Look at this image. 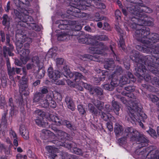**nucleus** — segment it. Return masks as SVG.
Masks as SVG:
<instances>
[{
	"label": "nucleus",
	"mask_w": 159,
	"mask_h": 159,
	"mask_svg": "<svg viewBox=\"0 0 159 159\" xmlns=\"http://www.w3.org/2000/svg\"><path fill=\"white\" fill-rule=\"evenodd\" d=\"M103 87L104 89L107 90H111L113 89V87L110 85L106 84L103 85Z\"/></svg>",
	"instance_id": "nucleus-50"
},
{
	"label": "nucleus",
	"mask_w": 159,
	"mask_h": 159,
	"mask_svg": "<svg viewBox=\"0 0 159 159\" xmlns=\"http://www.w3.org/2000/svg\"><path fill=\"white\" fill-rule=\"evenodd\" d=\"M10 134L11 138H13L14 139L17 138L16 134L14 131H11L10 133Z\"/></svg>",
	"instance_id": "nucleus-59"
},
{
	"label": "nucleus",
	"mask_w": 159,
	"mask_h": 159,
	"mask_svg": "<svg viewBox=\"0 0 159 159\" xmlns=\"http://www.w3.org/2000/svg\"><path fill=\"white\" fill-rule=\"evenodd\" d=\"M73 151L77 155H82V154L81 150L76 148H74L73 149Z\"/></svg>",
	"instance_id": "nucleus-46"
},
{
	"label": "nucleus",
	"mask_w": 159,
	"mask_h": 159,
	"mask_svg": "<svg viewBox=\"0 0 159 159\" xmlns=\"http://www.w3.org/2000/svg\"><path fill=\"white\" fill-rule=\"evenodd\" d=\"M27 80L26 78H22V80L20 81L19 90L20 94L25 96H27L29 94L28 91Z\"/></svg>",
	"instance_id": "nucleus-15"
},
{
	"label": "nucleus",
	"mask_w": 159,
	"mask_h": 159,
	"mask_svg": "<svg viewBox=\"0 0 159 159\" xmlns=\"http://www.w3.org/2000/svg\"><path fill=\"white\" fill-rule=\"evenodd\" d=\"M151 82L153 85L159 87V80L156 77H154L152 80Z\"/></svg>",
	"instance_id": "nucleus-42"
},
{
	"label": "nucleus",
	"mask_w": 159,
	"mask_h": 159,
	"mask_svg": "<svg viewBox=\"0 0 159 159\" xmlns=\"http://www.w3.org/2000/svg\"><path fill=\"white\" fill-rule=\"evenodd\" d=\"M6 146L5 145L1 142L0 143V150L1 152L4 151L6 149Z\"/></svg>",
	"instance_id": "nucleus-60"
},
{
	"label": "nucleus",
	"mask_w": 159,
	"mask_h": 159,
	"mask_svg": "<svg viewBox=\"0 0 159 159\" xmlns=\"http://www.w3.org/2000/svg\"><path fill=\"white\" fill-rule=\"evenodd\" d=\"M45 73V71L43 69H40L38 70L36 76L38 78L40 79L44 76Z\"/></svg>",
	"instance_id": "nucleus-35"
},
{
	"label": "nucleus",
	"mask_w": 159,
	"mask_h": 159,
	"mask_svg": "<svg viewBox=\"0 0 159 159\" xmlns=\"http://www.w3.org/2000/svg\"><path fill=\"white\" fill-rule=\"evenodd\" d=\"M64 70L65 71L64 74H65V76H66V78H68L69 77L71 78L73 77H74L75 78L72 83L75 86L78 82L80 81V80L81 79L86 80V78L79 72H75L73 73L70 72L69 70H66L65 67H64Z\"/></svg>",
	"instance_id": "nucleus-13"
},
{
	"label": "nucleus",
	"mask_w": 159,
	"mask_h": 159,
	"mask_svg": "<svg viewBox=\"0 0 159 159\" xmlns=\"http://www.w3.org/2000/svg\"><path fill=\"white\" fill-rule=\"evenodd\" d=\"M114 61L112 60L109 61V62H106L104 65V68L109 70H112V68L114 67Z\"/></svg>",
	"instance_id": "nucleus-26"
},
{
	"label": "nucleus",
	"mask_w": 159,
	"mask_h": 159,
	"mask_svg": "<svg viewBox=\"0 0 159 159\" xmlns=\"http://www.w3.org/2000/svg\"><path fill=\"white\" fill-rule=\"evenodd\" d=\"M24 37H21V39H22V40L23 42H21L23 44V43H24L25 41H27V43H25L24 45V47L26 48H28L30 46V43H31L32 40L30 38L26 37L25 36H24L23 35H22Z\"/></svg>",
	"instance_id": "nucleus-24"
},
{
	"label": "nucleus",
	"mask_w": 159,
	"mask_h": 159,
	"mask_svg": "<svg viewBox=\"0 0 159 159\" xmlns=\"http://www.w3.org/2000/svg\"><path fill=\"white\" fill-rule=\"evenodd\" d=\"M77 7L73 6L70 7L67 11L69 14L76 17H81L85 16L86 14L81 11L80 10L86 9V7H89L88 4L85 1L78 0Z\"/></svg>",
	"instance_id": "nucleus-6"
},
{
	"label": "nucleus",
	"mask_w": 159,
	"mask_h": 159,
	"mask_svg": "<svg viewBox=\"0 0 159 159\" xmlns=\"http://www.w3.org/2000/svg\"><path fill=\"white\" fill-rule=\"evenodd\" d=\"M130 106L127 107L129 111V117H128L127 120L133 124L139 120L145 122L147 120V116L143 112L141 111V108L138 107V104L133 102L131 103Z\"/></svg>",
	"instance_id": "nucleus-1"
},
{
	"label": "nucleus",
	"mask_w": 159,
	"mask_h": 159,
	"mask_svg": "<svg viewBox=\"0 0 159 159\" xmlns=\"http://www.w3.org/2000/svg\"><path fill=\"white\" fill-rule=\"evenodd\" d=\"M88 110L92 114L97 116L98 114V112L97 109L95 108L93 105L91 103H89L88 105Z\"/></svg>",
	"instance_id": "nucleus-23"
},
{
	"label": "nucleus",
	"mask_w": 159,
	"mask_h": 159,
	"mask_svg": "<svg viewBox=\"0 0 159 159\" xmlns=\"http://www.w3.org/2000/svg\"><path fill=\"white\" fill-rule=\"evenodd\" d=\"M97 7L100 9H104L106 8V6L103 3H98Z\"/></svg>",
	"instance_id": "nucleus-52"
},
{
	"label": "nucleus",
	"mask_w": 159,
	"mask_h": 159,
	"mask_svg": "<svg viewBox=\"0 0 159 159\" xmlns=\"http://www.w3.org/2000/svg\"><path fill=\"white\" fill-rule=\"evenodd\" d=\"M118 83L119 81L118 80H115L114 79H112L111 83V84L113 88L114 87H116L118 85Z\"/></svg>",
	"instance_id": "nucleus-44"
},
{
	"label": "nucleus",
	"mask_w": 159,
	"mask_h": 159,
	"mask_svg": "<svg viewBox=\"0 0 159 159\" xmlns=\"http://www.w3.org/2000/svg\"><path fill=\"white\" fill-rule=\"evenodd\" d=\"M20 132L24 139H29L28 130L24 125L21 126L20 128Z\"/></svg>",
	"instance_id": "nucleus-21"
},
{
	"label": "nucleus",
	"mask_w": 159,
	"mask_h": 159,
	"mask_svg": "<svg viewBox=\"0 0 159 159\" xmlns=\"http://www.w3.org/2000/svg\"><path fill=\"white\" fill-rule=\"evenodd\" d=\"M119 82V83L121 85H125L129 83L130 80L126 77V75H124L120 78Z\"/></svg>",
	"instance_id": "nucleus-30"
},
{
	"label": "nucleus",
	"mask_w": 159,
	"mask_h": 159,
	"mask_svg": "<svg viewBox=\"0 0 159 159\" xmlns=\"http://www.w3.org/2000/svg\"><path fill=\"white\" fill-rule=\"evenodd\" d=\"M79 42L82 43L89 44V41L91 40V38H87L83 35H82L80 38H78Z\"/></svg>",
	"instance_id": "nucleus-27"
},
{
	"label": "nucleus",
	"mask_w": 159,
	"mask_h": 159,
	"mask_svg": "<svg viewBox=\"0 0 159 159\" xmlns=\"http://www.w3.org/2000/svg\"><path fill=\"white\" fill-rule=\"evenodd\" d=\"M40 92L42 94H46L48 92V90L47 88L46 87H42L41 88Z\"/></svg>",
	"instance_id": "nucleus-54"
},
{
	"label": "nucleus",
	"mask_w": 159,
	"mask_h": 159,
	"mask_svg": "<svg viewBox=\"0 0 159 159\" xmlns=\"http://www.w3.org/2000/svg\"><path fill=\"white\" fill-rule=\"evenodd\" d=\"M0 35L1 37V41L2 42H4L5 41V36L4 33L2 31L0 32Z\"/></svg>",
	"instance_id": "nucleus-61"
},
{
	"label": "nucleus",
	"mask_w": 159,
	"mask_h": 159,
	"mask_svg": "<svg viewBox=\"0 0 159 159\" xmlns=\"http://www.w3.org/2000/svg\"><path fill=\"white\" fill-rule=\"evenodd\" d=\"M121 72V68L120 67H119V70H118L116 71L115 73L114 74L111 75V77L113 78L116 75H119Z\"/></svg>",
	"instance_id": "nucleus-56"
},
{
	"label": "nucleus",
	"mask_w": 159,
	"mask_h": 159,
	"mask_svg": "<svg viewBox=\"0 0 159 159\" xmlns=\"http://www.w3.org/2000/svg\"><path fill=\"white\" fill-rule=\"evenodd\" d=\"M49 120L54 125L58 126L62 125L63 121L57 116L51 114L49 115Z\"/></svg>",
	"instance_id": "nucleus-19"
},
{
	"label": "nucleus",
	"mask_w": 159,
	"mask_h": 159,
	"mask_svg": "<svg viewBox=\"0 0 159 159\" xmlns=\"http://www.w3.org/2000/svg\"><path fill=\"white\" fill-rule=\"evenodd\" d=\"M53 130L58 140H54L53 141L54 143L56 144L58 146H64L68 149L72 148V146L70 143L65 142H66L65 139H67V137H68V134L67 133L61 130L56 129Z\"/></svg>",
	"instance_id": "nucleus-9"
},
{
	"label": "nucleus",
	"mask_w": 159,
	"mask_h": 159,
	"mask_svg": "<svg viewBox=\"0 0 159 159\" xmlns=\"http://www.w3.org/2000/svg\"><path fill=\"white\" fill-rule=\"evenodd\" d=\"M78 109L80 114L83 115L85 114V111L81 105H79L78 106Z\"/></svg>",
	"instance_id": "nucleus-45"
},
{
	"label": "nucleus",
	"mask_w": 159,
	"mask_h": 159,
	"mask_svg": "<svg viewBox=\"0 0 159 159\" xmlns=\"http://www.w3.org/2000/svg\"><path fill=\"white\" fill-rule=\"evenodd\" d=\"M22 20L25 22H29V21H31V20H33V19L31 16L25 15V16L24 18Z\"/></svg>",
	"instance_id": "nucleus-41"
},
{
	"label": "nucleus",
	"mask_w": 159,
	"mask_h": 159,
	"mask_svg": "<svg viewBox=\"0 0 159 159\" xmlns=\"http://www.w3.org/2000/svg\"><path fill=\"white\" fill-rule=\"evenodd\" d=\"M44 95L40 92L36 93L34 95L33 99L34 102H38L40 105L43 107H47L49 106L48 94L46 97H43Z\"/></svg>",
	"instance_id": "nucleus-12"
},
{
	"label": "nucleus",
	"mask_w": 159,
	"mask_h": 159,
	"mask_svg": "<svg viewBox=\"0 0 159 159\" xmlns=\"http://www.w3.org/2000/svg\"><path fill=\"white\" fill-rule=\"evenodd\" d=\"M8 74L10 77L11 79L15 74V68L14 67L9 68L7 69Z\"/></svg>",
	"instance_id": "nucleus-39"
},
{
	"label": "nucleus",
	"mask_w": 159,
	"mask_h": 159,
	"mask_svg": "<svg viewBox=\"0 0 159 159\" xmlns=\"http://www.w3.org/2000/svg\"><path fill=\"white\" fill-rule=\"evenodd\" d=\"M48 98L49 100V106L50 107L55 108L56 107V103L54 101L53 98L54 97V94L52 92H50L48 94Z\"/></svg>",
	"instance_id": "nucleus-20"
},
{
	"label": "nucleus",
	"mask_w": 159,
	"mask_h": 159,
	"mask_svg": "<svg viewBox=\"0 0 159 159\" xmlns=\"http://www.w3.org/2000/svg\"><path fill=\"white\" fill-rule=\"evenodd\" d=\"M132 3L130 7H127V10L134 16V17L141 18L146 17L143 12L150 13L152 10L150 8L140 4V0H126Z\"/></svg>",
	"instance_id": "nucleus-2"
},
{
	"label": "nucleus",
	"mask_w": 159,
	"mask_h": 159,
	"mask_svg": "<svg viewBox=\"0 0 159 159\" xmlns=\"http://www.w3.org/2000/svg\"><path fill=\"white\" fill-rule=\"evenodd\" d=\"M62 125H66L67 127L69 128H70L72 126L70 122L66 120H64L62 121Z\"/></svg>",
	"instance_id": "nucleus-47"
},
{
	"label": "nucleus",
	"mask_w": 159,
	"mask_h": 159,
	"mask_svg": "<svg viewBox=\"0 0 159 159\" xmlns=\"http://www.w3.org/2000/svg\"><path fill=\"white\" fill-rule=\"evenodd\" d=\"M125 89L127 91L129 92H132L134 90V88L133 87L132 88L131 86L125 87Z\"/></svg>",
	"instance_id": "nucleus-63"
},
{
	"label": "nucleus",
	"mask_w": 159,
	"mask_h": 159,
	"mask_svg": "<svg viewBox=\"0 0 159 159\" xmlns=\"http://www.w3.org/2000/svg\"><path fill=\"white\" fill-rule=\"evenodd\" d=\"M48 75L49 77L53 81L54 84L57 85H64V82L63 81L58 80L61 76V73L58 70H55L53 71V69L51 67L48 68Z\"/></svg>",
	"instance_id": "nucleus-11"
},
{
	"label": "nucleus",
	"mask_w": 159,
	"mask_h": 159,
	"mask_svg": "<svg viewBox=\"0 0 159 159\" xmlns=\"http://www.w3.org/2000/svg\"><path fill=\"white\" fill-rule=\"evenodd\" d=\"M42 132L45 135L52 136V137H55L54 134L48 130L43 129L42 130Z\"/></svg>",
	"instance_id": "nucleus-34"
},
{
	"label": "nucleus",
	"mask_w": 159,
	"mask_h": 159,
	"mask_svg": "<svg viewBox=\"0 0 159 159\" xmlns=\"http://www.w3.org/2000/svg\"><path fill=\"white\" fill-rule=\"evenodd\" d=\"M135 53V55L133 56L132 55H131L130 56V58L133 60H134L135 59L137 58L138 57V52H136Z\"/></svg>",
	"instance_id": "nucleus-64"
},
{
	"label": "nucleus",
	"mask_w": 159,
	"mask_h": 159,
	"mask_svg": "<svg viewBox=\"0 0 159 159\" xmlns=\"http://www.w3.org/2000/svg\"><path fill=\"white\" fill-rule=\"evenodd\" d=\"M135 69L138 76H144V78L146 81H149L151 80V77L149 75L146 74L144 75V73L148 71L145 68V66L143 64L140 63H138L137 67L135 68Z\"/></svg>",
	"instance_id": "nucleus-14"
},
{
	"label": "nucleus",
	"mask_w": 159,
	"mask_h": 159,
	"mask_svg": "<svg viewBox=\"0 0 159 159\" xmlns=\"http://www.w3.org/2000/svg\"><path fill=\"white\" fill-rule=\"evenodd\" d=\"M59 24L58 27L61 29L72 30L75 29V30L79 31L81 29L83 25L85 24V22L80 21V22L74 21H70L68 24L66 20H60L58 21Z\"/></svg>",
	"instance_id": "nucleus-7"
},
{
	"label": "nucleus",
	"mask_w": 159,
	"mask_h": 159,
	"mask_svg": "<svg viewBox=\"0 0 159 159\" xmlns=\"http://www.w3.org/2000/svg\"><path fill=\"white\" fill-rule=\"evenodd\" d=\"M115 132L116 134H120L123 131L122 127L118 123H116L114 127Z\"/></svg>",
	"instance_id": "nucleus-31"
},
{
	"label": "nucleus",
	"mask_w": 159,
	"mask_h": 159,
	"mask_svg": "<svg viewBox=\"0 0 159 159\" xmlns=\"http://www.w3.org/2000/svg\"><path fill=\"white\" fill-rule=\"evenodd\" d=\"M127 76L129 77V80L130 79L132 81H135V79H134V77L133 75L130 72H128L127 74Z\"/></svg>",
	"instance_id": "nucleus-58"
},
{
	"label": "nucleus",
	"mask_w": 159,
	"mask_h": 159,
	"mask_svg": "<svg viewBox=\"0 0 159 159\" xmlns=\"http://www.w3.org/2000/svg\"><path fill=\"white\" fill-rule=\"evenodd\" d=\"M121 14V12L119 10H116L115 11V15L117 19H118L120 17Z\"/></svg>",
	"instance_id": "nucleus-62"
},
{
	"label": "nucleus",
	"mask_w": 159,
	"mask_h": 159,
	"mask_svg": "<svg viewBox=\"0 0 159 159\" xmlns=\"http://www.w3.org/2000/svg\"><path fill=\"white\" fill-rule=\"evenodd\" d=\"M7 43L10 46V48H7L6 46H4L3 47V55L5 57H6L8 53L9 56H13V53H11V51L13 49V46L10 44V36L8 34L6 35Z\"/></svg>",
	"instance_id": "nucleus-18"
},
{
	"label": "nucleus",
	"mask_w": 159,
	"mask_h": 159,
	"mask_svg": "<svg viewBox=\"0 0 159 159\" xmlns=\"http://www.w3.org/2000/svg\"><path fill=\"white\" fill-rule=\"evenodd\" d=\"M46 148L48 152L52 154V159H76L75 156L69 155L66 152L61 153L62 155L59 156L53 153L55 149L51 146H46Z\"/></svg>",
	"instance_id": "nucleus-10"
},
{
	"label": "nucleus",
	"mask_w": 159,
	"mask_h": 159,
	"mask_svg": "<svg viewBox=\"0 0 159 159\" xmlns=\"http://www.w3.org/2000/svg\"><path fill=\"white\" fill-rule=\"evenodd\" d=\"M95 93L98 95H101L102 94V90L99 88L97 87L96 88Z\"/></svg>",
	"instance_id": "nucleus-51"
},
{
	"label": "nucleus",
	"mask_w": 159,
	"mask_h": 159,
	"mask_svg": "<svg viewBox=\"0 0 159 159\" xmlns=\"http://www.w3.org/2000/svg\"><path fill=\"white\" fill-rule=\"evenodd\" d=\"M105 46L101 43H98L95 45H93L89 48L91 52L93 54H101Z\"/></svg>",
	"instance_id": "nucleus-16"
},
{
	"label": "nucleus",
	"mask_w": 159,
	"mask_h": 159,
	"mask_svg": "<svg viewBox=\"0 0 159 159\" xmlns=\"http://www.w3.org/2000/svg\"><path fill=\"white\" fill-rule=\"evenodd\" d=\"M65 101L66 103L68 108L72 111H74L75 107L74 102L71 98L67 97L65 99Z\"/></svg>",
	"instance_id": "nucleus-22"
},
{
	"label": "nucleus",
	"mask_w": 159,
	"mask_h": 159,
	"mask_svg": "<svg viewBox=\"0 0 159 159\" xmlns=\"http://www.w3.org/2000/svg\"><path fill=\"white\" fill-rule=\"evenodd\" d=\"M146 131L151 135V136L154 138H157V135L156 132L153 129L150 128L148 130H147Z\"/></svg>",
	"instance_id": "nucleus-36"
},
{
	"label": "nucleus",
	"mask_w": 159,
	"mask_h": 159,
	"mask_svg": "<svg viewBox=\"0 0 159 159\" xmlns=\"http://www.w3.org/2000/svg\"><path fill=\"white\" fill-rule=\"evenodd\" d=\"M77 85L80 86H83L85 88L88 89L89 91V90H90L91 88L92 87L91 85H89L87 83H84L80 81H80L77 83L75 86H77Z\"/></svg>",
	"instance_id": "nucleus-29"
},
{
	"label": "nucleus",
	"mask_w": 159,
	"mask_h": 159,
	"mask_svg": "<svg viewBox=\"0 0 159 159\" xmlns=\"http://www.w3.org/2000/svg\"><path fill=\"white\" fill-rule=\"evenodd\" d=\"M125 135L127 136H131V140L133 141H136L139 145V148L147 146L148 142L147 140L143 135L140 136L139 133L132 128L128 127L125 130Z\"/></svg>",
	"instance_id": "nucleus-3"
},
{
	"label": "nucleus",
	"mask_w": 159,
	"mask_h": 159,
	"mask_svg": "<svg viewBox=\"0 0 159 159\" xmlns=\"http://www.w3.org/2000/svg\"><path fill=\"white\" fill-rule=\"evenodd\" d=\"M119 43L120 47H121L123 50H125L124 40L122 38H120V40L119 41Z\"/></svg>",
	"instance_id": "nucleus-48"
},
{
	"label": "nucleus",
	"mask_w": 159,
	"mask_h": 159,
	"mask_svg": "<svg viewBox=\"0 0 159 159\" xmlns=\"http://www.w3.org/2000/svg\"><path fill=\"white\" fill-rule=\"evenodd\" d=\"M147 68L149 70L152 72L153 74H157V71L154 69H156V67H154L152 66L151 65H148L147 66Z\"/></svg>",
	"instance_id": "nucleus-43"
},
{
	"label": "nucleus",
	"mask_w": 159,
	"mask_h": 159,
	"mask_svg": "<svg viewBox=\"0 0 159 159\" xmlns=\"http://www.w3.org/2000/svg\"><path fill=\"white\" fill-rule=\"evenodd\" d=\"M2 18L3 19L2 21L3 25L6 26H9L11 20V19L6 15H4Z\"/></svg>",
	"instance_id": "nucleus-25"
},
{
	"label": "nucleus",
	"mask_w": 159,
	"mask_h": 159,
	"mask_svg": "<svg viewBox=\"0 0 159 159\" xmlns=\"http://www.w3.org/2000/svg\"><path fill=\"white\" fill-rule=\"evenodd\" d=\"M131 28L136 29L135 31L138 30L143 29L139 28L140 26L148 25L152 26L153 24V22L152 21L148 20L147 17L144 18L141 17L139 18L137 17H132L131 20H129L125 22ZM144 30H145L144 29Z\"/></svg>",
	"instance_id": "nucleus-5"
},
{
	"label": "nucleus",
	"mask_w": 159,
	"mask_h": 159,
	"mask_svg": "<svg viewBox=\"0 0 159 159\" xmlns=\"http://www.w3.org/2000/svg\"><path fill=\"white\" fill-rule=\"evenodd\" d=\"M63 62V59L61 58H58L56 60V63L57 65H60L62 64Z\"/></svg>",
	"instance_id": "nucleus-57"
},
{
	"label": "nucleus",
	"mask_w": 159,
	"mask_h": 159,
	"mask_svg": "<svg viewBox=\"0 0 159 159\" xmlns=\"http://www.w3.org/2000/svg\"><path fill=\"white\" fill-rule=\"evenodd\" d=\"M32 61L34 63L38 65L39 62V57L37 56L34 57L32 58Z\"/></svg>",
	"instance_id": "nucleus-55"
},
{
	"label": "nucleus",
	"mask_w": 159,
	"mask_h": 159,
	"mask_svg": "<svg viewBox=\"0 0 159 159\" xmlns=\"http://www.w3.org/2000/svg\"><path fill=\"white\" fill-rule=\"evenodd\" d=\"M148 96L151 100L153 102H156L159 100V98L155 95L152 94H149Z\"/></svg>",
	"instance_id": "nucleus-40"
},
{
	"label": "nucleus",
	"mask_w": 159,
	"mask_h": 159,
	"mask_svg": "<svg viewBox=\"0 0 159 159\" xmlns=\"http://www.w3.org/2000/svg\"><path fill=\"white\" fill-rule=\"evenodd\" d=\"M112 105L114 108V110L116 114L118 115H119L118 111L120 110V107L118 103L115 101L112 102Z\"/></svg>",
	"instance_id": "nucleus-33"
},
{
	"label": "nucleus",
	"mask_w": 159,
	"mask_h": 159,
	"mask_svg": "<svg viewBox=\"0 0 159 159\" xmlns=\"http://www.w3.org/2000/svg\"><path fill=\"white\" fill-rule=\"evenodd\" d=\"M99 113L100 115L101 118L106 121H107L109 119V116H111L109 114H106L103 112H101V113L99 112L98 113Z\"/></svg>",
	"instance_id": "nucleus-38"
},
{
	"label": "nucleus",
	"mask_w": 159,
	"mask_h": 159,
	"mask_svg": "<svg viewBox=\"0 0 159 159\" xmlns=\"http://www.w3.org/2000/svg\"><path fill=\"white\" fill-rule=\"evenodd\" d=\"M69 34H66L65 33L63 32L61 34L58 35L57 39L59 41H63L67 39V38L69 37Z\"/></svg>",
	"instance_id": "nucleus-32"
},
{
	"label": "nucleus",
	"mask_w": 159,
	"mask_h": 159,
	"mask_svg": "<svg viewBox=\"0 0 159 159\" xmlns=\"http://www.w3.org/2000/svg\"><path fill=\"white\" fill-rule=\"evenodd\" d=\"M107 128L110 131H112L113 129L112 124L111 122H108L107 124Z\"/></svg>",
	"instance_id": "nucleus-53"
},
{
	"label": "nucleus",
	"mask_w": 159,
	"mask_h": 159,
	"mask_svg": "<svg viewBox=\"0 0 159 159\" xmlns=\"http://www.w3.org/2000/svg\"><path fill=\"white\" fill-rule=\"evenodd\" d=\"M94 105L100 110H101L103 108V103L99 101L96 100L93 102Z\"/></svg>",
	"instance_id": "nucleus-28"
},
{
	"label": "nucleus",
	"mask_w": 159,
	"mask_h": 159,
	"mask_svg": "<svg viewBox=\"0 0 159 159\" xmlns=\"http://www.w3.org/2000/svg\"><path fill=\"white\" fill-rule=\"evenodd\" d=\"M95 39H97L99 40H105L108 39V37L106 35H102L100 36H96L93 37Z\"/></svg>",
	"instance_id": "nucleus-37"
},
{
	"label": "nucleus",
	"mask_w": 159,
	"mask_h": 159,
	"mask_svg": "<svg viewBox=\"0 0 159 159\" xmlns=\"http://www.w3.org/2000/svg\"><path fill=\"white\" fill-rule=\"evenodd\" d=\"M24 37L22 34H17L16 35V49L19 53L20 54L21 57H25V60L23 61L22 58L21 59V61L23 64H25L29 59L28 57L29 54L30 52V50L27 48L23 49L20 50L23 46V44L21 42H23L22 39L21 37Z\"/></svg>",
	"instance_id": "nucleus-8"
},
{
	"label": "nucleus",
	"mask_w": 159,
	"mask_h": 159,
	"mask_svg": "<svg viewBox=\"0 0 159 159\" xmlns=\"http://www.w3.org/2000/svg\"><path fill=\"white\" fill-rule=\"evenodd\" d=\"M36 123L39 126L43 127L44 125V123L42 122V121L39 119H36L35 120Z\"/></svg>",
	"instance_id": "nucleus-49"
},
{
	"label": "nucleus",
	"mask_w": 159,
	"mask_h": 159,
	"mask_svg": "<svg viewBox=\"0 0 159 159\" xmlns=\"http://www.w3.org/2000/svg\"><path fill=\"white\" fill-rule=\"evenodd\" d=\"M149 34V32L144 30V29H140L135 31L134 36L138 40L147 45H149L152 43H155L159 41V35L157 34H154L153 36L152 37L151 40L152 42L149 41L147 35Z\"/></svg>",
	"instance_id": "nucleus-4"
},
{
	"label": "nucleus",
	"mask_w": 159,
	"mask_h": 159,
	"mask_svg": "<svg viewBox=\"0 0 159 159\" xmlns=\"http://www.w3.org/2000/svg\"><path fill=\"white\" fill-rule=\"evenodd\" d=\"M149 45L148 46H146L147 51L145 50V48L144 47H142L138 45L136 46V48L140 51H142L144 52L148 53L149 52H150L151 53H153L156 54L159 53V46H156L155 45L152 46V48L149 47Z\"/></svg>",
	"instance_id": "nucleus-17"
}]
</instances>
